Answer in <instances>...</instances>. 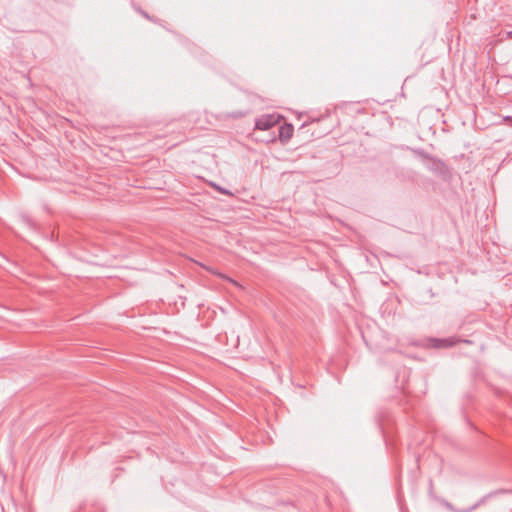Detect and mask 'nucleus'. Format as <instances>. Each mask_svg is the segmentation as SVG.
Masks as SVG:
<instances>
[{
    "label": "nucleus",
    "mask_w": 512,
    "mask_h": 512,
    "mask_svg": "<svg viewBox=\"0 0 512 512\" xmlns=\"http://www.w3.org/2000/svg\"><path fill=\"white\" fill-rule=\"evenodd\" d=\"M293 125L292 124H284L281 125L278 129V138L281 142L285 143L291 139L293 136Z\"/></svg>",
    "instance_id": "obj_3"
},
{
    "label": "nucleus",
    "mask_w": 512,
    "mask_h": 512,
    "mask_svg": "<svg viewBox=\"0 0 512 512\" xmlns=\"http://www.w3.org/2000/svg\"><path fill=\"white\" fill-rule=\"evenodd\" d=\"M417 154L422 158V159H425V160H430L433 156H431L430 154L424 152V151H418Z\"/></svg>",
    "instance_id": "obj_6"
},
{
    "label": "nucleus",
    "mask_w": 512,
    "mask_h": 512,
    "mask_svg": "<svg viewBox=\"0 0 512 512\" xmlns=\"http://www.w3.org/2000/svg\"><path fill=\"white\" fill-rule=\"evenodd\" d=\"M245 115H246V112L238 111V112L231 113L229 116L236 119V118H241Z\"/></svg>",
    "instance_id": "obj_7"
},
{
    "label": "nucleus",
    "mask_w": 512,
    "mask_h": 512,
    "mask_svg": "<svg viewBox=\"0 0 512 512\" xmlns=\"http://www.w3.org/2000/svg\"><path fill=\"white\" fill-rule=\"evenodd\" d=\"M428 169L438 175L445 176L448 174V166L442 160L432 157L429 160Z\"/></svg>",
    "instance_id": "obj_2"
},
{
    "label": "nucleus",
    "mask_w": 512,
    "mask_h": 512,
    "mask_svg": "<svg viewBox=\"0 0 512 512\" xmlns=\"http://www.w3.org/2000/svg\"><path fill=\"white\" fill-rule=\"evenodd\" d=\"M24 220H25L28 224H31V220H30L28 217H24Z\"/></svg>",
    "instance_id": "obj_10"
},
{
    "label": "nucleus",
    "mask_w": 512,
    "mask_h": 512,
    "mask_svg": "<svg viewBox=\"0 0 512 512\" xmlns=\"http://www.w3.org/2000/svg\"><path fill=\"white\" fill-rule=\"evenodd\" d=\"M433 346L436 348H442V347H450L453 346L456 343V340L454 338H448V339H433Z\"/></svg>",
    "instance_id": "obj_4"
},
{
    "label": "nucleus",
    "mask_w": 512,
    "mask_h": 512,
    "mask_svg": "<svg viewBox=\"0 0 512 512\" xmlns=\"http://www.w3.org/2000/svg\"><path fill=\"white\" fill-rule=\"evenodd\" d=\"M280 120L279 115L275 114H267L262 115L261 117L257 118L255 121V129L257 130H270L271 128L275 127Z\"/></svg>",
    "instance_id": "obj_1"
},
{
    "label": "nucleus",
    "mask_w": 512,
    "mask_h": 512,
    "mask_svg": "<svg viewBox=\"0 0 512 512\" xmlns=\"http://www.w3.org/2000/svg\"><path fill=\"white\" fill-rule=\"evenodd\" d=\"M490 495H486L484 496L483 498H481L476 504H474L471 508L469 509H466V510H463L461 512H471L473 510H475L477 507H479L481 504H483L485 502V500L489 497Z\"/></svg>",
    "instance_id": "obj_5"
},
{
    "label": "nucleus",
    "mask_w": 512,
    "mask_h": 512,
    "mask_svg": "<svg viewBox=\"0 0 512 512\" xmlns=\"http://www.w3.org/2000/svg\"><path fill=\"white\" fill-rule=\"evenodd\" d=\"M507 38L508 39H512V30L507 32Z\"/></svg>",
    "instance_id": "obj_9"
},
{
    "label": "nucleus",
    "mask_w": 512,
    "mask_h": 512,
    "mask_svg": "<svg viewBox=\"0 0 512 512\" xmlns=\"http://www.w3.org/2000/svg\"><path fill=\"white\" fill-rule=\"evenodd\" d=\"M215 189H217L219 192H221L222 194H225V195H230V192L222 187H219V186H216V185H212Z\"/></svg>",
    "instance_id": "obj_8"
}]
</instances>
